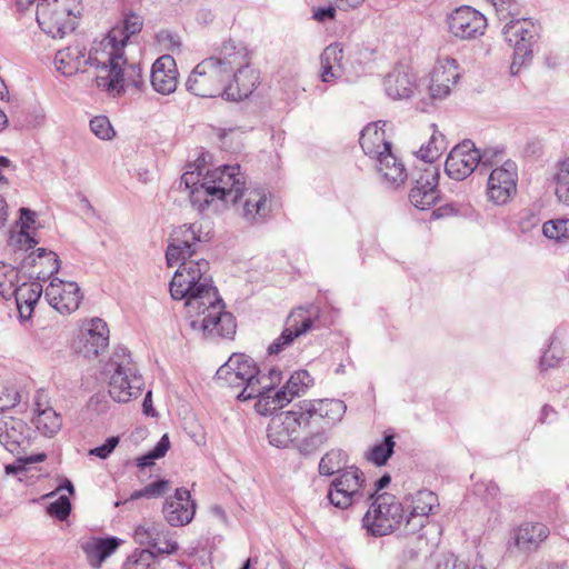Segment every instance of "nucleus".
I'll list each match as a JSON object with an SVG mask.
<instances>
[{"instance_id": "1", "label": "nucleus", "mask_w": 569, "mask_h": 569, "mask_svg": "<svg viewBox=\"0 0 569 569\" xmlns=\"http://www.w3.org/2000/svg\"><path fill=\"white\" fill-rule=\"evenodd\" d=\"M178 263L179 268L169 284L172 299H184V306L190 312L191 309H200L210 300L220 298L211 277L207 274L209 262L206 259H181Z\"/></svg>"}, {"instance_id": "2", "label": "nucleus", "mask_w": 569, "mask_h": 569, "mask_svg": "<svg viewBox=\"0 0 569 569\" xmlns=\"http://www.w3.org/2000/svg\"><path fill=\"white\" fill-rule=\"evenodd\" d=\"M178 263L179 268L169 284L172 299H184V306L190 312L191 309H200L210 300L220 298L211 277L207 274L209 262L206 259H181Z\"/></svg>"}, {"instance_id": "3", "label": "nucleus", "mask_w": 569, "mask_h": 569, "mask_svg": "<svg viewBox=\"0 0 569 569\" xmlns=\"http://www.w3.org/2000/svg\"><path fill=\"white\" fill-rule=\"evenodd\" d=\"M142 26L141 16L128 12L124 14L122 29H112L101 42L106 50L109 49V76L97 78V87L112 97H120L123 92V67L128 63L124 47L131 36L141 31Z\"/></svg>"}, {"instance_id": "4", "label": "nucleus", "mask_w": 569, "mask_h": 569, "mask_svg": "<svg viewBox=\"0 0 569 569\" xmlns=\"http://www.w3.org/2000/svg\"><path fill=\"white\" fill-rule=\"evenodd\" d=\"M110 375L109 396L117 402H128L140 396L144 385L143 378L126 347L114 349L110 360L104 367Z\"/></svg>"}, {"instance_id": "5", "label": "nucleus", "mask_w": 569, "mask_h": 569, "mask_svg": "<svg viewBox=\"0 0 569 569\" xmlns=\"http://www.w3.org/2000/svg\"><path fill=\"white\" fill-rule=\"evenodd\" d=\"M214 379L220 386L242 388L237 395V399L247 401L253 399L256 392H260L261 387L258 385H261L266 377L261 376V371L252 358L243 353H233L219 367Z\"/></svg>"}, {"instance_id": "6", "label": "nucleus", "mask_w": 569, "mask_h": 569, "mask_svg": "<svg viewBox=\"0 0 569 569\" xmlns=\"http://www.w3.org/2000/svg\"><path fill=\"white\" fill-rule=\"evenodd\" d=\"M224 303L221 298L210 300L200 309H187L189 326L200 331L203 337L232 338L236 333V319L232 313L223 310Z\"/></svg>"}, {"instance_id": "7", "label": "nucleus", "mask_w": 569, "mask_h": 569, "mask_svg": "<svg viewBox=\"0 0 569 569\" xmlns=\"http://www.w3.org/2000/svg\"><path fill=\"white\" fill-rule=\"evenodd\" d=\"M292 410L281 412L279 418L284 416L281 420L284 427H290L291 422L295 425H309V423H326L336 425L346 413L347 406L339 399H323L315 401H301L296 405Z\"/></svg>"}, {"instance_id": "8", "label": "nucleus", "mask_w": 569, "mask_h": 569, "mask_svg": "<svg viewBox=\"0 0 569 569\" xmlns=\"http://www.w3.org/2000/svg\"><path fill=\"white\" fill-rule=\"evenodd\" d=\"M405 509L395 496L379 495L362 518V527L373 537H382L401 528Z\"/></svg>"}, {"instance_id": "9", "label": "nucleus", "mask_w": 569, "mask_h": 569, "mask_svg": "<svg viewBox=\"0 0 569 569\" xmlns=\"http://www.w3.org/2000/svg\"><path fill=\"white\" fill-rule=\"evenodd\" d=\"M366 478L363 472L352 466L346 468L330 483L327 498L329 502L339 509H347L362 500L371 499L370 491L365 492Z\"/></svg>"}, {"instance_id": "10", "label": "nucleus", "mask_w": 569, "mask_h": 569, "mask_svg": "<svg viewBox=\"0 0 569 569\" xmlns=\"http://www.w3.org/2000/svg\"><path fill=\"white\" fill-rule=\"evenodd\" d=\"M216 63L210 58L200 61L189 74L186 89L200 98H223L230 78Z\"/></svg>"}, {"instance_id": "11", "label": "nucleus", "mask_w": 569, "mask_h": 569, "mask_svg": "<svg viewBox=\"0 0 569 569\" xmlns=\"http://www.w3.org/2000/svg\"><path fill=\"white\" fill-rule=\"evenodd\" d=\"M506 40L513 48V60L510 64L512 76L519 73L521 67L527 66L533 57V46L539 33L536 26L527 21H511L505 26Z\"/></svg>"}, {"instance_id": "12", "label": "nucleus", "mask_w": 569, "mask_h": 569, "mask_svg": "<svg viewBox=\"0 0 569 569\" xmlns=\"http://www.w3.org/2000/svg\"><path fill=\"white\" fill-rule=\"evenodd\" d=\"M204 178L217 200L236 204L242 199V192L246 188V178L238 163L223 164L211 171L208 170Z\"/></svg>"}, {"instance_id": "13", "label": "nucleus", "mask_w": 569, "mask_h": 569, "mask_svg": "<svg viewBox=\"0 0 569 569\" xmlns=\"http://www.w3.org/2000/svg\"><path fill=\"white\" fill-rule=\"evenodd\" d=\"M200 228L196 223L182 224L170 234L166 250V260L169 267L177 264L181 259L192 258L200 242H204Z\"/></svg>"}, {"instance_id": "14", "label": "nucleus", "mask_w": 569, "mask_h": 569, "mask_svg": "<svg viewBox=\"0 0 569 569\" xmlns=\"http://www.w3.org/2000/svg\"><path fill=\"white\" fill-rule=\"evenodd\" d=\"M479 160V149L471 140H463L449 152L445 171L451 179L461 181L478 168Z\"/></svg>"}, {"instance_id": "15", "label": "nucleus", "mask_w": 569, "mask_h": 569, "mask_svg": "<svg viewBox=\"0 0 569 569\" xmlns=\"http://www.w3.org/2000/svg\"><path fill=\"white\" fill-rule=\"evenodd\" d=\"M44 298L58 312L69 315L79 308L83 296L76 282L63 281L52 276L46 288Z\"/></svg>"}, {"instance_id": "16", "label": "nucleus", "mask_w": 569, "mask_h": 569, "mask_svg": "<svg viewBox=\"0 0 569 569\" xmlns=\"http://www.w3.org/2000/svg\"><path fill=\"white\" fill-rule=\"evenodd\" d=\"M440 172L438 167L426 166L420 170L419 177L415 180L409 192V200L419 210H427L437 203L439 199Z\"/></svg>"}, {"instance_id": "17", "label": "nucleus", "mask_w": 569, "mask_h": 569, "mask_svg": "<svg viewBox=\"0 0 569 569\" xmlns=\"http://www.w3.org/2000/svg\"><path fill=\"white\" fill-rule=\"evenodd\" d=\"M517 164L511 160L495 168L488 179V197L496 204L506 203L509 198L516 193L517 187Z\"/></svg>"}, {"instance_id": "18", "label": "nucleus", "mask_w": 569, "mask_h": 569, "mask_svg": "<svg viewBox=\"0 0 569 569\" xmlns=\"http://www.w3.org/2000/svg\"><path fill=\"white\" fill-rule=\"evenodd\" d=\"M231 79L233 71L251 62V51L240 40L229 38L209 57Z\"/></svg>"}, {"instance_id": "19", "label": "nucleus", "mask_w": 569, "mask_h": 569, "mask_svg": "<svg viewBox=\"0 0 569 569\" xmlns=\"http://www.w3.org/2000/svg\"><path fill=\"white\" fill-rule=\"evenodd\" d=\"M449 31L462 40L483 33L487 20L482 13L469 6L457 8L448 18Z\"/></svg>"}, {"instance_id": "20", "label": "nucleus", "mask_w": 569, "mask_h": 569, "mask_svg": "<svg viewBox=\"0 0 569 569\" xmlns=\"http://www.w3.org/2000/svg\"><path fill=\"white\" fill-rule=\"evenodd\" d=\"M313 327V319L307 316V310L302 307L290 312L286 319L284 329L281 335L268 347L269 355H279L293 341L310 331Z\"/></svg>"}, {"instance_id": "21", "label": "nucleus", "mask_w": 569, "mask_h": 569, "mask_svg": "<svg viewBox=\"0 0 569 569\" xmlns=\"http://www.w3.org/2000/svg\"><path fill=\"white\" fill-rule=\"evenodd\" d=\"M196 501L186 488L176 489L174 493L164 501L162 513L171 527H182L190 523L196 515Z\"/></svg>"}, {"instance_id": "22", "label": "nucleus", "mask_w": 569, "mask_h": 569, "mask_svg": "<svg viewBox=\"0 0 569 569\" xmlns=\"http://www.w3.org/2000/svg\"><path fill=\"white\" fill-rule=\"evenodd\" d=\"M18 269L26 270V277L29 280H48L60 269V260L57 253L48 251L44 248H38L24 257L19 263Z\"/></svg>"}, {"instance_id": "23", "label": "nucleus", "mask_w": 569, "mask_h": 569, "mask_svg": "<svg viewBox=\"0 0 569 569\" xmlns=\"http://www.w3.org/2000/svg\"><path fill=\"white\" fill-rule=\"evenodd\" d=\"M37 2V22L41 30L53 38H63L66 26L63 17L69 16L70 10L59 8V0H30Z\"/></svg>"}, {"instance_id": "24", "label": "nucleus", "mask_w": 569, "mask_h": 569, "mask_svg": "<svg viewBox=\"0 0 569 569\" xmlns=\"http://www.w3.org/2000/svg\"><path fill=\"white\" fill-rule=\"evenodd\" d=\"M259 83V72L250 63L233 71L223 90V99L240 101L248 98Z\"/></svg>"}, {"instance_id": "25", "label": "nucleus", "mask_w": 569, "mask_h": 569, "mask_svg": "<svg viewBox=\"0 0 569 569\" xmlns=\"http://www.w3.org/2000/svg\"><path fill=\"white\" fill-rule=\"evenodd\" d=\"M242 218L249 223H262L271 212L269 193L263 188H244Z\"/></svg>"}, {"instance_id": "26", "label": "nucleus", "mask_w": 569, "mask_h": 569, "mask_svg": "<svg viewBox=\"0 0 569 569\" xmlns=\"http://www.w3.org/2000/svg\"><path fill=\"white\" fill-rule=\"evenodd\" d=\"M177 77V64L171 56L163 54L153 62L150 72V82L158 93L170 94L174 92L178 84Z\"/></svg>"}, {"instance_id": "27", "label": "nucleus", "mask_w": 569, "mask_h": 569, "mask_svg": "<svg viewBox=\"0 0 569 569\" xmlns=\"http://www.w3.org/2000/svg\"><path fill=\"white\" fill-rule=\"evenodd\" d=\"M549 535L550 530L545 523L523 522L515 529L512 540L518 551L529 555L536 552Z\"/></svg>"}, {"instance_id": "28", "label": "nucleus", "mask_w": 569, "mask_h": 569, "mask_svg": "<svg viewBox=\"0 0 569 569\" xmlns=\"http://www.w3.org/2000/svg\"><path fill=\"white\" fill-rule=\"evenodd\" d=\"M80 342L82 343L79 348L80 353L89 359L98 357L109 343V329L106 321L100 318H93L90 321L89 328L82 335Z\"/></svg>"}, {"instance_id": "29", "label": "nucleus", "mask_w": 569, "mask_h": 569, "mask_svg": "<svg viewBox=\"0 0 569 569\" xmlns=\"http://www.w3.org/2000/svg\"><path fill=\"white\" fill-rule=\"evenodd\" d=\"M42 280H32L30 283L23 282L19 286L14 283L8 298L14 297L20 317L29 319L42 295Z\"/></svg>"}, {"instance_id": "30", "label": "nucleus", "mask_w": 569, "mask_h": 569, "mask_svg": "<svg viewBox=\"0 0 569 569\" xmlns=\"http://www.w3.org/2000/svg\"><path fill=\"white\" fill-rule=\"evenodd\" d=\"M383 84L390 98L407 99L413 92L415 77L405 67H397L386 76Z\"/></svg>"}, {"instance_id": "31", "label": "nucleus", "mask_w": 569, "mask_h": 569, "mask_svg": "<svg viewBox=\"0 0 569 569\" xmlns=\"http://www.w3.org/2000/svg\"><path fill=\"white\" fill-rule=\"evenodd\" d=\"M380 123L381 121L369 123L360 133V146L365 154L371 158L380 156L382 151H389L392 148L391 142L386 139L385 130L379 126ZM385 124L386 122H382V126Z\"/></svg>"}, {"instance_id": "32", "label": "nucleus", "mask_w": 569, "mask_h": 569, "mask_svg": "<svg viewBox=\"0 0 569 569\" xmlns=\"http://www.w3.org/2000/svg\"><path fill=\"white\" fill-rule=\"evenodd\" d=\"M313 385V378L307 370L300 369L295 371L286 385L276 391V399L284 401L287 405L295 397H300Z\"/></svg>"}, {"instance_id": "33", "label": "nucleus", "mask_w": 569, "mask_h": 569, "mask_svg": "<svg viewBox=\"0 0 569 569\" xmlns=\"http://www.w3.org/2000/svg\"><path fill=\"white\" fill-rule=\"evenodd\" d=\"M119 547V539L114 537L100 538L83 546L88 562L96 568L113 553Z\"/></svg>"}, {"instance_id": "34", "label": "nucleus", "mask_w": 569, "mask_h": 569, "mask_svg": "<svg viewBox=\"0 0 569 569\" xmlns=\"http://www.w3.org/2000/svg\"><path fill=\"white\" fill-rule=\"evenodd\" d=\"M342 58L343 50L339 43H331L325 48L320 56L321 80L323 82H329L340 76L338 71L341 69Z\"/></svg>"}, {"instance_id": "35", "label": "nucleus", "mask_w": 569, "mask_h": 569, "mask_svg": "<svg viewBox=\"0 0 569 569\" xmlns=\"http://www.w3.org/2000/svg\"><path fill=\"white\" fill-rule=\"evenodd\" d=\"M328 440V435L325 430L311 431H297L293 436L292 448L297 449L301 455L308 456L316 452Z\"/></svg>"}, {"instance_id": "36", "label": "nucleus", "mask_w": 569, "mask_h": 569, "mask_svg": "<svg viewBox=\"0 0 569 569\" xmlns=\"http://www.w3.org/2000/svg\"><path fill=\"white\" fill-rule=\"evenodd\" d=\"M27 431L28 433H24L23 429H0V443L9 452L19 456L31 446L32 435L30 431L32 429H27Z\"/></svg>"}, {"instance_id": "37", "label": "nucleus", "mask_w": 569, "mask_h": 569, "mask_svg": "<svg viewBox=\"0 0 569 569\" xmlns=\"http://www.w3.org/2000/svg\"><path fill=\"white\" fill-rule=\"evenodd\" d=\"M258 387H261V390L260 392H256L257 395L253 397V398H257V402L254 405V409L256 411L261 415V416H272L274 415V417L272 418V421L274 422L276 419L279 420V422L281 425L282 421L284 419V416L281 417V419L279 418V415L282 412H277L278 410L282 409L287 403L282 400H277L276 399V392L271 396V391H268V387L267 386H262L261 385H258Z\"/></svg>"}, {"instance_id": "38", "label": "nucleus", "mask_w": 569, "mask_h": 569, "mask_svg": "<svg viewBox=\"0 0 569 569\" xmlns=\"http://www.w3.org/2000/svg\"><path fill=\"white\" fill-rule=\"evenodd\" d=\"M348 462L347 453L341 449H331L326 452L318 465V472L320 476L330 477L340 475L346 468Z\"/></svg>"}, {"instance_id": "39", "label": "nucleus", "mask_w": 569, "mask_h": 569, "mask_svg": "<svg viewBox=\"0 0 569 569\" xmlns=\"http://www.w3.org/2000/svg\"><path fill=\"white\" fill-rule=\"evenodd\" d=\"M458 63L453 58H445L439 61L432 72L431 81L438 82L441 86L449 84L455 86L459 79Z\"/></svg>"}, {"instance_id": "40", "label": "nucleus", "mask_w": 569, "mask_h": 569, "mask_svg": "<svg viewBox=\"0 0 569 569\" xmlns=\"http://www.w3.org/2000/svg\"><path fill=\"white\" fill-rule=\"evenodd\" d=\"M395 436L386 435L381 441L376 442L366 453V459L373 465L385 466L395 451Z\"/></svg>"}, {"instance_id": "41", "label": "nucleus", "mask_w": 569, "mask_h": 569, "mask_svg": "<svg viewBox=\"0 0 569 569\" xmlns=\"http://www.w3.org/2000/svg\"><path fill=\"white\" fill-rule=\"evenodd\" d=\"M81 52L77 49L64 48L58 50L54 56L57 70L63 76H71L78 70Z\"/></svg>"}, {"instance_id": "42", "label": "nucleus", "mask_w": 569, "mask_h": 569, "mask_svg": "<svg viewBox=\"0 0 569 569\" xmlns=\"http://www.w3.org/2000/svg\"><path fill=\"white\" fill-rule=\"evenodd\" d=\"M445 149V136L435 129L428 144L421 146L419 157L426 162V166H432Z\"/></svg>"}, {"instance_id": "43", "label": "nucleus", "mask_w": 569, "mask_h": 569, "mask_svg": "<svg viewBox=\"0 0 569 569\" xmlns=\"http://www.w3.org/2000/svg\"><path fill=\"white\" fill-rule=\"evenodd\" d=\"M189 198L192 207L201 212L204 211L212 201L217 200L204 177L201 184L193 187V189L189 191Z\"/></svg>"}, {"instance_id": "44", "label": "nucleus", "mask_w": 569, "mask_h": 569, "mask_svg": "<svg viewBox=\"0 0 569 569\" xmlns=\"http://www.w3.org/2000/svg\"><path fill=\"white\" fill-rule=\"evenodd\" d=\"M169 448L170 440L168 435L166 433L160 438L158 443L151 450L136 459V466L141 470L147 467L153 466L157 459H160L166 456Z\"/></svg>"}, {"instance_id": "45", "label": "nucleus", "mask_w": 569, "mask_h": 569, "mask_svg": "<svg viewBox=\"0 0 569 569\" xmlns=\"http://www.w3.org/2000/svg\"><path fill=\"white\" fill-rule=\"evenodd\" d=\"M438 506V497L430 490H419L412 498L411 509L422 516H429L433 508Z\"/></svg>"}, {"instance_id": "46", "label": "nucleus", "mask_w": 569, "mask_h": 569, "mask_svg": "<svg viewBox=\"0 0 569 569\" xmlns=\"http://www.w3.org/2000/svg\"><path fill=\"white\" fill-rule=\"evenodd\" d=\"M433 569H487L486 566L478 559L470 563L461 560L453 553L441 556Z\"/></svg>"}, {"instance_id": "47", "label": "nucleus", "mask_w": 569, "mask_h": 569, "mask_svg": "<svg viewBox=\"0 0 569 569\" xmlns=\"http://www.w3.org/2000/svg\"><path fill=\"white\" fill-rule=\"evenodd\" d=\"M545 237L561 241L569 239V219L549 220L542 226Z\"/></svg>"}, {"instance_id": "48", "label": "nucleus", "mask_w": 569, "mask_h": 569, "mask_svg": "<svg viewBox=\"0 0 569 569\" xmlns=\"http://www.w3.org/2000/svg\"><path fill=\"white\" fill-rule=\"evenodd\" d=\"M269 443L277 448H292L293 436L297 431H307V429H267Z\"/></svg>"}, {"instance_id": "49", "label": "nucleus", "mask_w": 569, "mask_h": 569, "mask_svg": "<svg viewBox=\"0 0 569 569\" xmlns=\"http://www.w3.org/2000/svg\"><path fill=\"white\" fill-rule=\"evenodd\" d=\"M555 179L558 200L569 206V159L561 163Z\"/></svg>"}, {"instance_id": "50", "label": "nucleus", "mask_w": 569, "mask_h": 569, "mask_svg": "<svg viewBox=\"0 0 569 569\" xmlns=\"http://www.w3.org/2000/svg\"><path fill=\"white\" fill-rule=\"evenodd\" d=\"M19 278L18 268L0 262V295L8 299V295L11 292L14 283Z\"/></svg>"}, {"instance_id": "51", "label": "nucleus", "mask_w": 569, "mask_h": 569, "mask_svg": "<svg viewBox=\"0 0 569 569\" xmlns=\"http://www.w3.org/2000/svg\"><path fill=\"white\" fill-rule=\"evenodd\" d=\"M154 560V551L142 549L128 557L122 569H149Z\"/></svg>"}, {"instance_id": "52", "label": "nucleus", "mask_w": 569, "mask_h": 569, "mask_svg": "<svg viewBox=\"0 0 569 569\" xmlns=\"http://www.w3.org/2000/svg\"><path fill=\"white\" fill-rule=\"evenodd\" d=\"M383 178L385 183L388 187L398 188L407 179V171L401 161L392 162V167L390 169L379 171Z\"/></svg>"}, {"instance_id": "53", "label": "nucleus", "mask_w": 569, "mask_h": 569, "mask_svg": "<svg viewBox=\"0 0 569 569\" xmlns=\"http://www.w3.org/2000/svg\"><path fill=\"white\" fill-rule=\"evenodd\" d=\"M428 516H422V513H417L411 509L409 513H405L401 525L402 531L405 535H415L426 526Z\"/></svg>"}, {"instance_id": "54", "label": "nucleus", "mask_w": 569, "mask_h": 569, "mask_svg": "<svg viewBox=\"0 0 569 569\" xmlns=\"http://www.w3.org/2000/svg\"><path fill=\"white\" fill-rule=\"evenodd\" d=\"M90 129L101 140H110L116 132L106 116H98L90 120Z\"/></svg>"}, {"instance_id": "55", "label": "nucleus", "mask_w": 569, "mask_h": 569, "mask_svg": "<svg viewBox=\"0 0 569 569\" xmlns=\"http://www.w3.org/2000/svg\"><path fill=\"white\" fill-rule=\"evenodd\" d=\"M168 488H169V481L160 479V480L149 483L143 489L133 491L131 493V499L134 500V499H139L142 497H146V498L160 497L166 493Z\"/></svg>"}, {"instance_id": "56", "label": "nucleus", "mask_w": 569, "mask_h": 569, "mask_svg": "<svg viewBox=\"0 0 569 569\" xmlns=\"http://www.w3.org/2000/svg\"><path fill=\"white\" fill-rule=\"evenodd\" d=\"M34 427H61L62 418L53 408L39 411L32 419Z\"/></svg>"}, {"instance_id": "57", "label": "nucleus", "mask_w": 569, "mask_h": 569, "mask_svg": "<svg viewBox=\"0 0 569 569\" xmlns=\"http://www.w3.org/2000/svg\"><path fill=\"white\" fill-rule=\"evenodd\" d=\"M20 400L21 396L13 386H2L0 388V413L13 409Z\"/></svg>"}, {"instance_id": "58", "label": "nucleus", "mask_w": 569, "mask_h": 569, "mask_svg": "<svg viewBox=\"0 0 569 569\" xmlns=\"http://www.w3.org/2000/svg\"><path fill=\"white\" fill-rule=\"evenodd\" d=\"M505 149L503 148H486L485 150H479V166L482 170L483 168H489L496 166L500 162L503 163Z\"/></svg>"}, {"instance_id": "59", "label": "nucleus", "mask_w": 569, "mask_h": 569, "mask_svg": "<svg viewBox=\"0 0 569 569\" xmlns=\"http://www.w3.org/2000/svg\"><path fill=\"white\" fill-rule=\"evenodd\" d=\"M47 511L58 520H66L71 512L70 499L67 496H60L54 502L47 507Z\"/></svg>"}, {"instance_id": "60", "label": "nucleus", "mask_w": 569, "mask_h": 569, "mask_svg": "<svg viewBox=\"0 0 569 569\" xmlns=\"http://www.w3.org/2000/svg\"><path fill=\"white\" fill-rule=\"evenodd\" d=\"M132 86L138 91H141L144 87V82L141 78V69L138 64L131 63L128 64L127 70L123 69V91H126L124 87ZM122 92L121 94H123Z\"/></svg>"}, {"instance_id": "61", "label": "nucleus", "mask_w": 569, "mask_h": 569, "mask_svg": "<svg viewBox=\"0 0 569 569\" xmlns=\"http://www.w3.org/2000/svg\"><path fill=\"white\" fill-rule=\"evenodd\" d=\"M10 244L18 249L26 248L28 250L33 249L38 244V240L30 234L28 226L24 223L20 231L10 238Z\"/></svg>"}, {"instance_id": "62", "label": "nucleus", "mask_w": 569, "mask_h": 569, "mask_svg": "<svg viewBox=\"0 0 569 569\" xmlns=\"http://www.w3.org/2000/svg\"><path fill=\"white\" fill-rule=\"evenodd\" d=\"M159 536L157 527L140 525L134 530V540L140 545H149L152 547V543L157 541V537Z\"/></svg>"}, {"instance_id": "63", "label": "nucleus", "mask_w": 569, "mask_h": 569, "mask_svg": "<svg viewBox=\"0 0 569 569\" xmlns=\"http://www.w3.org/2000/svg\"><path fill=\"white\" fill-rule=\"evenodd\" d=\"M204 168L197 167L194 170L186 171L179 181V189L184 190H191L193 187H198L201 184L203 177L206 173H203Z\"/></svg>"}, {"instance_id": "64", "label": "nucleus", "mask_w": 569, "mask_h": 569, "mask_svg": "<svg viewBox=\"0 0 569 569\" xmlns=\"http://www.w3.org/2000/svg\"><path fill=\"white\" fill-rule=\"evenodd\" d=\"M119 443V437H109L103 445L89 450L90 456L107 459Z\"/></svg>"}]
</instances>
